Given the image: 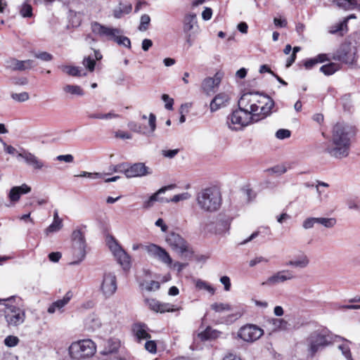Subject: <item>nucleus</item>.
Returning <instances> with one entry per match:
<instances>
[{"instance_id":"obj_1","label":"nucleus","mask_w":360,"mask_h":360,"mask_svg":"<svg viewBox=\"0 0 360 360\" xmlns=\"http://www.w3.org/2000/svg\"><path fill=\"white\" fill-rule=\"evenodd\" d=\"M357 129L351 124L338 122L332 130V144L328 146L326 151L337 159L347 158L350 151L352 140L355 138Z\"/></svg>"},{"instance_id":"obj_2","label":"nucleus","mask_w":360,"mask_h":360,"mask_svg":"<svg viewBox=\"0 0 360 360\" xmlns=\"http://www.w3.org/2000/svg\"><path fill=\"white\" fill-rule=\"evenodd\" d=\"M197 202L200 209L212 212L218 210L221 205V195L216 187L202 189L197 195Z\"/></svg>"},{"instance_id":"obj_3","label":"nucleus","mask_w":360,"mask_h":360,"mask_svg":"<svg viewBox=\"0 0 360 360\" xmlns=\"http://www.w3.org/2000/svg\"><path fill=\"white\" fill-rule=\"evenodd\" d=\"M308 349L314 356L319 349L331 343L329 332L326 329L312 332L307 339Z\"/></svg>"},{"instance_id":"obj_4","label":"nucleus","mask_w":360,"mask_h":360,"mask_svg":"<svg viewBox=\"0 0 360 360\" xmlns=\"http://www.w3.org/2000/svg\"><path fill=\"white\" fill-rule=\"evenodd\" d=\"M96 351L95 343L91 340H83L71 344L69 354L72 359H81L92 356Z\"/></svg>"},{"instance_id":"obj_5","label":"nucleus","mask_w":360,"mask_h":360,"mask_svg":"<svg viewBox=\"0 0 360 360\" xmlns=\"http://www.w3.org/2000/svg\"><path fill=\"white\" fill-rule=\"evenodd\" d=\"M11 299H0V305L4 307L0 310L4 311L8 326H17L24 322L25 312L19 307L8 304Z\"/></svg>"},{"instance_id":"obj_6","label":"nucleus","mask_w":360,"mask_h":360,"mask_svg":"<svg viewBox=\"0 0 360 360\" xmlns=\"http://www.w3.org/2000/svg\"><path fill=\"white\" fill-rule=\"evenodd\" d=\"M72 259L71 265L79 264L86 256V240L84 233L80 229L75 230L72 233Z\"/></svg>"},{"instance_id":"obj_7","label":"nucleus","mask_w":360,"mask_h":360,"mask_svg":"<svg viewBox=\"0 0 360 360\" xmlns=\"http://www.w3.org/2000/svg\"><path fill=\"white\" fill-rule=\"evenodd\" d=\"M252 122H255V117L239 108L233 111L226 118L228 127L236 131L242 129Z\"/></svg>"},{"instance_id":"obj_8","label":"nucleus","mask_w":360,"mask_h":360,"mask_svg":"<svg viewBox=\"0 0 360 360\" xmlns=\"http://www.w3.org/2000/svg\"><path fill=\"white\" fill-rule=\"evenodd\" d=\"M198 29L196 15L195 13L186 15L183 21V32L188 47L193 46L195 34L198 33Z\"/></svg>"},{"instance_id":"obj_9","label":"nucleus","mask_w":360,"mask_h":360,"mask_svg":"<svg viewBox=\"0 0 360 360\" xmlns=\"http://www.w3.org/2000/svg\"><path fill=\"white\" fill-rule=\"evenodd\" d=\"M333 58L345 64L352 65L356 60V49L349 44H343L334 53Z\"/></svg>"},{"instance_id":"obj_10","label":"nucleus","mask_w":360,"mask_h":360,"mask_svg":"<svg viewBox=\"0 0 360 360\" xmlns=\"http://www.w3.org/2000/svg\"><path fill=\"white\" fill-rule=\"evenodd\" d=\"M255 96L259 112L258 115L255 117V122H257L271 113V110L274 106V101L269 96L259 94L258 92H255Z\"/></svg>"},{"instance_id":"obj_11","label":"nucleus","mask_w":360,"mask_h":360,"mask_svg":"<svg viewBox=\"0 0 360 360\" xmlns=\"http://www.w3.org/2000/svg\"><path fill=\"white\" fill-rule=\"evenodd\" d=\"M256 101L255 92L245 93L238 100V108L255 117L259 114Z\"/></svg>"},{"instance_id":"obj_12","label":"nucleus","mask_w":360,"mask_h":360,"mask_svg":"<svg viewBox=\"0 0 360 360\" xmlns=\"http://www.w3.org/2000/svg\"><path fill=\"white\" fill-rule=\"evenodd\" d=\"M167 243L181 256L185 257H191L192 253L188 250L185 240L178 233H170L166 239Z\"/></svg>"},{"instance_id":"obj_13","label":"nucleus","mask_w":360,"mask_h":360,"mask_svg":"<svg viewBox=\"0 0 360 360\" xmlns=\"http://www.w3.org/2000/svg\"><path fill=\"white\" fill-rule=\"evenodd\" d=\"M91 28L94 34L108 41H113L117 34H122L120 29L103 25L97 22H91Z\"/></svg>"},{"instance_id":"obj_14","label":"nucleus","mask_w":360,"mask_h":360,"mask_svg":"<svg viewBox=\"0 0 360 360\" xmlns=\"http://www.w3.org/2000/svg\"><path fill=\"white\" fill-rule=\"evenodd\" d=\"M264 331L262 328L253 324H247L241 327L238 333V336L245 342H254L258 340Z\"/></svg>"},{"instance_id":"obj_15","label":"nucleus","mask_w":360,"mask_h":360,"mask_svg":"<svg viewBox=\"0 0 360 360\" xmlns=\"http://www.w3.org/2000/svg\"><path fill=\"white\" fill-rule=\"evenodd\" d=\"M101 290L105 297L112 296L117 290V279L113 273L105 272L101 285Z\"/></svg>"},{"instance_id":"obj_16","label":"nucleus","mask_w":360,"mask_h":360,"mask_svg":"<svg viewBox=\"0 0 360 360\" xmlns=\"http://www.w3.org/2000/svg\"><path fill=\"white\" fill-rule=\"evenodd\" d=\"M145 250L149 255L153 257H157L162 263L171 266L172 264V259L169 253L162 248L151 243L145 246Z\"/></svg>"},{"instance_id":"obj_17","label":"nucleus","mask_w":360,"mask_h":360,"mask_svg":"<svg viewBox=\"0 0 360 360\" xmlns=\"http://www.w3.org/2000/svg\"><path fill=\"white\" fill-rule=\"evenodd\" d=\"M296 278L293 271L290 269H283L274 274L269 276L265 282L262 283V285H273L281 283H284L288 281L293 280Z\"/></svg>"},{"instance_id":"obj_18","label":"nucleus","mask_w":360,"mask_h":360,"mask_svg":"<svg viewBox=\"0 0 360 360\" xmlns=\"http://www.w3.org/2000/svg\"><path fill=\"white\" fill-rule=\"evenodd\" d=\"M120 347V341L117 338H112L107 340L103 345V349L100 352V354L104 356H112L111 360H121L116 354Z\"/></svg>"},{"instance_id":"obj_19","label":"nucleus","mask_w":360,"mask_h":360,"mask_svg":"<svg viewBox=\"0 0 360 360\" xmlns=\"http://www.w3.org/2000/svg\"><path fill=\"white\" fill-rule=\"evenodd\" d=\"M151 171L143 162H136L129 164L127 162L125 176L128 179L134 177H141L150 174Z\"/></svg>"},{"instance_id":"obj_20","label":"nucleus","mask_w":360,"mask_h":360,"mask_svg":"<svg viewBox=\"0 0 360 360\" xmlns=\"http://www.w3.org/2000/svg\"><path fill=\"white\" fill-rule=\"evenodd\" d=\"M145 302L150 310L155 312H172L179 309V308H174L173 304L169 303H162L153 298H146L145 300Z\"/></svg>"},{"instance_id":"obj_21","label":"nucleus","mask_w":360,"mask_h":360,"mask_svg":"<svg viewBox=\"0 0 360 360\" xmlns=\"http://www.w3.org/2000/svg\"><path fill=\"white\" fill-rule=\"evenodd\" d=\"M221 79L219 72L216 73L214 77L204 79L201 84L202 91L207 96H211L216 91V88L219 86Z\"/></svg>"},{"instance_id":"obj_22","label":"nucleus","mask_w":360,"mask_h":360,"mask_svg":"<svg viewBox=\"0 0 360 360\" xmlns=\"http://www.w3.org/2000/svg\"><path fill=\"white\" fill-rule=\"evenodd\" d=\"M176 186L174 184L168 185L160 188L156 193L153 194L147 200L143 202V207L146 209L151 207L155 202H169V200L165 198H160L159 195L165 193L166 191L174 188Z\"/></svg>"},{"instance_id":"obj_23","label":"nucleus","mask_w":360,"mask_h":360,"mask_svg":"<svg viewBox=\"0 0 360 360\" xmlns=\"http://www.w3.org/2000/svg\"><path fill=\"white\" fill-rule=\"evenodd\" d=\"M30 191L31 187L26 184H23L20 186L12 187L8 194V197L11 202L15 203L19 201L21 195L28 193Z\"/></svg>"},{"instance_id":"obj_24","label":"nucleus","mask_w":360,"mask_h":360,"mask_svg":"<svg viewBox=\"0 0 360 360\" xmlns=\"http://www.w3.org/2000/svg\"><path fill=\"white\" fill-rule=\"evenodd\" d=\"M18 157L23 158L25 162L32 166L34 169H41L44 167H47L43 161L30 152L19 153Z\"/></svg>"},{"instance_id":"obj_25","label":"nucleus","mask_w":360,"mask_h":360,"mask_svg":"<svg viewBox=\"0 0 360 360\" xmlns=\"http://www.w3.org/2000/svg\"><path fill=\"white\" fill-rule=\"evenodd\" d=\"M229 100L230 97L226 93L222 92L217 94L210 104L211 112H215L219 108L226 106Z\"/></svg>"},{"instance_id":"obj_26","label":"nucleus","mask_w":360,"mask_h":360,"mask_svg":"<svg viewBox=\"0 0 360 360\" xmlns=\"http://www.w3.org/2000/svg\"><path fill=\"white\" fill-rule=\"evenodd\" d=\"M8 67L13 70L24 71L32 68L34 62L32 60H18L13 58L8 62Z\"/></svg>"},{"instance_id":"obj_27","label":"nucleus","mask_w":360,"mask_h":360,"mask_svg":"<svg viewBox=\"0 0 360 360\" xmlns=\"http://www.w3.org/2000/svg\"><path fill=\"white\" fill-rule=\"evenodd\" d=\"M309 264V259L308 257L304 253H302L296 256L295 259L290 260L286 262L285 265L295 268L304 269L306 268Z\"/></svg>"},{"instance_id":"obj_28","label":"nucleus","mask_w":360,"mask_h":360,"mask_svg":"<svg viewBox=\"0 0 360 360\" xmlns=\"http://www.w3.org/2000/svg\"><path fill=\"white\" fill-rule=\"evenodd\" d=\"M72 297V293L70 291H68L63 299L58 300L51 304L48 308V312L49 314L54 313L56 310L61 309L63 307H65L71 300Z\"/></svg>"},{"instance_id":"obj_29","label":"nucleus","mask_w":360,"mask_h":360,"mask_svg":"<svg viewBox=\"0 0 360 360\" xmlns=\"http://www.w3.org/2000/svg\"><path fill=\"white\" fill-rule=\"evenodd\" d=\"M148 327L144 323H136L133 327V332L139 341L143 339H150V335L148 333Z\"/></svg>"},{"instance_id":"obj_30","label":"nucleus","mask_w":360,"mask_h":360,"mask_svg":"<svg viewBox=\"0 0 360 360\" xmlns=\"http://www.w3.org/2000/svg\"><path fill=\"white\" fill-rule=\"evenodd\" d=\"M336 5L345 11L358 9L360 11V4H358L357 0H336Z\"/></svg>"},{"instance_id":"obj_31","label":"nucleus","mask_w":360,"mask_h":360,"mask_svg":"<svg viewBox=\"0 0 360 360\" xmlns=\"http://www.w3.org/2000/svg\"><path fill=\"white\" fill-rule=\"evenodd\" d=\"M132 9L131 4H122L120 3L119 6L115 8L113 11V15L115 18H121L124 14H129Z\"/></svg>"},{"instance_id":"obj_32","label":"nucleus","mask_w":360,"mask_h":360,"mask_svg":"<svg viewBox=\"0 0 360 360\" xmlns=\"http://www.w3.org/2000/svg\"><path fill=\"white\" fill-rule=\"evenodd\" d=\"M328 60L329 59L326 54L321 53V54H319L315 58L306 60L304 61V65L306 69L310 70L316 64L323 63Z\"/></svg>"},{"instance_id":"obj_33","label":"nucleus","mask_w":360,"mask_h":360,"mask_svg":"<svg viewBox=\"0 0 360 360\" xmlns=\"http://www.w3.org/2000/svg\"><path fill=\"white\" fill-rule=\"evenodd\" d=\"M221 332L212 329L211 327H207L203 332L199 334V337L202 340H208L216 339L219 337Z\"/></svg>"},{"instance_id":"obj_34","label":"nucleus","mask_w":360,"mask_h":360,"mask_svg":"<svg viewBox=\"0 0 360 360\" xmlns=\"http://www.w3.org/2000/svg\"><path fill=\"white\" fill-rule=\"evenodd\" d=\"M63 90L65 93L72 96H82L84 94V90L78 85L66 84L63 86Z\"/></svg>"},{"instance_id":"obj_35","label":"nucleus","mask_w":360,"mask_h":360,"mask_svg":"<svg viewBox=\"0 0 360 360\" xmlns=\"http://www.w3.org/2000/svg\"><path fill=\"white\" fill-rule=\"evenodd\" d=\"M269 322L274 327V330H285L288 329V323L283 319L272 318Z\"/></svg>"},{"instance_id":"obj_36","label":"nucleus","mask_w":360,"mask_h":360,"mask_svg":"<svg viewBox=\"0 0 360 360\" xmlns=\"http://www.w3.org/2000/svg\"><path fill=\"white\" fill-rule=\"evenodd\" d=\"M340 68V65L335 63H330L321 67L320 71L325 75L329 76L334 74Z\"/></svg>"},{"instance_id":"obj_37","label":"nucleus","mask_w":360,"mask_h":360,"mask_svg":"<svg viewBox=\"0 0 360 360\" xmlns=\"http://www.w3.org/2000/svg\"><path fill=\"white\" fill-rule=\"evenodd\" d=\"M337 223V220L333 217H316V224L323 226L326 229L333 228Z\"/></svg>"},{"instance_id":"obj_38","label":"nucleus","mask_w":360,"mask_h":360,"mask_svg":"<svg viewBox=\"0 0 360 360\" xmlns=\"http://www.w3.org/2000/svg\"><path fill=\"white\" fill-rule=\"evenodd\" d=\"M60 69L68 75L73 77L80 76L81 70L78 67L70 65H62Z\"/></svg>"},{"instance_id":"obj_39","label":"nucleus","mask_w":360,"mask_h":360,"mask_svg":"<svg viewBox=\"0 0 360 360\" xmlns=\"http://www.w3.org/2000/svg\"><path fill=\"white\" fill-rule=\"evenodd\" d=\"M113 41L120 46H123L128 49L131 48L130 39L127 37L123 36L122 34H117Z\"/></svg>"},{"instance_id":"obj_40","label":"nucleus","mask_w":360,"mask_h":360,"mask_svg":"<svg viewBox=\"0 0 360 360\" xmlns=\"http://www.w3.org/2000/svg\"><path fill=\"white\" fill-rule=\"evenodd\" d=\"M195 287L198 290H205L208 291L211 295H214L215 292V290L212 285L200 279L196 281Z\"/></svg>"},{"instance_id":"obj_41","label":"nucleus","mask_w":360,"mask_h":360,"mask_svg":"<svg viewBox=\"0 0 360 360\" xmlns=\"http://www.w3.org/2000/svg\"><path fill=\"white\" fill-rule=\"evenodd\" d=\"M347 31V20H343L342 22L332 25L330 27L329 32L330 34H335L338 32Z\"/></svg>"},{"instance_id":"obj_42","label":"nucleus","mask_w":360,"mask_h":360,"mask_svg":"<svg viewBox=\"0 0 360 360\" xmlns=\"http://www.w3.org/2000/svg\"><path fill=\"white\" fill-rule=\"evenodd\" d=\"M88 117H89V118H91V119L109 120V119H112V118H117L119 117V115L110 112L106 114L91 113V114H89L88 115Z\"/></svg>"},{"instance_id":"obj_43","label":"nucleus","mask_w":360,"mask_h":360,"mask_svg":"<svg viewBox=\"0 0 360 360\" xmlns=\"http://www.w3.org/2000/svg\"><path fill=\"white\" fill-rule=\"evenodd\" d=\"M121 265L124 266V268L129 266L130 263V257L124 251V250H122L121 251L118 252V254L115 256Z\"/></svg>"},{"instance_id":"obj_44","label":"nucleus","mask_w":360,"mask_h":360,"mask_svg":"<svg viewBox=\"0 0 360 360\" xmlns=\"http://www.w3.org/2000/svg\"><path fill=\"white\" fill-rule=\"evenodd\" d=\"M150 18L147 14H143L141 15L140 19V25L139 26V30L141 32H144L148 30V26L150 25Z\"/></svg>"},{"instance_id":"obj_45","label":"nucleus","mask_w":360,"mask_h":360,"mask_svg":"<svg viewBox=\"0 0 360 360\" xmlns=\"http://www.w3.org/2000/svg\"><path fill=\"white\" fill-rule=\"evenodd\" d=\"M20 13L23 18L32 17V6L27 3H24L20 8Z\"/></svg>"},{"instance_id":"obj_46","label":"nucleus","mask_w":360,"mask_h":360,"mask_svg":"<svg viewBox=\"0 0 360 360\" xmlns=\"http://www.w3.org/2000/svg\"><path fill=\"white\" fill-rule=\"evenodd\" d=\"M82 63H83L84 66L89 71L93 72L94 70L95 65H96V60L91 56H89L87 57H84Z\"/></svg>"},{"instance_id":"obj_47","label":"nucleus","mask_w":360,"mask_h":360,"mask_svg":"<svg viewBox=\"0 0 360 360\" xmlns=\"http://www.w3.org/2000/svg\"><path fill=\"white\" fill-rule=\"evenodd\" d=\"M108 245L115 256H116L118 254V252L122 250L120 245L117 243V242L112 237H111L108 240Z\"/></svg>"},{"instance_id":"obj_48","label":"nucleus","mask_w":360,"mask_h":360,"mask_svg":"<svg viewBox=\"0 0 360 360\" xmlns=\"http://www.w3.org/2000/svg\"><path fill=\"white\" fill-rule=\"evenodd\" d=\"M211 309L216 312H222L224 311H229L231 308L229 304L215 302L211 305Z\"/></svg>"},{"instance_id":"obj_49","label":"nucleus","mask_w":360,"mask_h":360,"mask_svg":"<svg viewBox=\"0 0 360 360\" xmlns=\"http://www.w3.org/2000/svg\"><path fill=\"white\" fill-rule=\"evenodd\" d=\"M34 56L42 61H51L53 59V56L46 51L34 52Z\"/></svg>"},{"instance_id":"obj_50","label":"nucleus","mask_w":360,"mask_h":360,"mask_svg":"<svg viewBox=\"0 0 360 360\" xmlns=\"http://www.w3.org/2000/svg\"><path fill=\"white\" fill-rule=\"evenodd\" d=\"M62 226H63L62 221H53L51 224H50L46 229V234H49V233L56 232V231H59L62 228Z\"/></svg>"},{"instance_id":"obj_51","label":"nucleus","mask_w":360,"mask_h":360,"mask_svg":"<svg viewBox=\"0 0 360 360\" xmlns=\"http://www.w3.org/2000/svg\"><path fill=\"white\" fill-rule=\"evenodd\" d=\"M127 166V162H122V163H120L116 165H112L110 167V171L112 172L123 173L125 175Z\"/></svg>"},{"instance_id":"obj_52","label":"nucleus","mask_w":360,"mask_h":360,"mask_svg":"<svg viewBox=\"0 0 360 360\" xmlns=\"http://www.w3.org/2000/svg\"><path fill=\"white\" fill-rule=\"evenodd\" d=\"M11 98L18 102H25L30 98L29 94L27 92H22L20 94L13 93Z\"/></svg>"},{"instance_id":"obj_53","label":"nucleus","mask_w":360,"mask_h":360,"mask_svg":"<svg viewBox=\"0 0 360 360\" xmlns=\"http://www.w3.org/2000/svg\"><path fill=\"white\" fill-rule=\"evenodd\" d=\"M338 348L340 350H341L342 355L347 359V360H354L352 357V354L350 352V349L347 344H342L338 346Z\"/></svg>"},{"instance_id":"obj_54","label":"nucleus","mask_w":360,"mask_h":360,"mask_svg":"<svg viewBox=\"0 0 360 360\" xmlns=\"http://www.w3.org/2000/svg\"><path fill=\"white\" fill-rule=\"evenodd\" d=\"M191 198V194L188 192H185L181 194L175 195L172 198L168 199L169 202H178L179 201L186 200Z\"/></svg>"},{"instance_id":"obj_55","label":"nucleus","mask_w":360,"mask_h":360,"mask_svg":"<svg viewBox=\"0 0 360 360\" xmlns=\"http://www.w3.org/2000/svg\"><path fill=\"white\" fill-rule=\"evenodd\" d=\"M316 224V217H307L302 222L303 229L307 230L312 229Z\"/></svg>"},{"instance_id":"obj_56","label":"nucleus","mask_w":360,"mask_h":360,"mask_svg":"<svg viewBox=\"0 0 360 360\" xmlns=\"http://www.w3.org/2000/svg\"><path fill=\"white\" fill-rule=\"evenodd\" d=\"M291 132L288 129H280L276 132V137L278 139H285L290 136Z\"/></svg>"},{"instance_id":"obj_57","label":"nucleus","mask_w":360,"mask_h":360,"mask_svg":"<svg viewBox=\"0 0 360 360\" xmlns=\"http://www.w3.org/2000/svg\"><path fill=\"white\" fill-rule=\"evenodd\" d=\"M19 339L16 336L9 335L4 340V343L8 347H14L18 345Z\"/></svg>"},{"instance_id":"obj_58","label":"nucleus","mask_w":360,"mask_h":360,"mask_svg":"<svg viewBox=\"0 0 360 360\" xmlns=\"http://www.w3.org/2000/svg\"><path fill=\"white\" fill-rule=\"evenodd\" d=\"M162 100L165 102V107L167 110H172L173 108V104H174V100L173 98H170L169 95L167 94H162Z\"/></svg>"},{"instance_id":"obj_59","label":"nucleus","mask_w":360,"mask_h":360,"mask_svg":"<svg viewBox=\"0 0 360 360\" xmlns=\"http://www.w3.org/2000/svg\"><path fill=\"white\" fill-rule=\"evenodd\" d=\"M145 349L151 354H155L157 352V345L153 340H148L145 343Z\"/></svg>"},{"instance_id":"obj_60","label":"nucleus","mask_w":360,"mask_h":360,"mask_svg":"<svg viewBox=\"0 0 360 360\" xmlns=\"http://www.w3.org/2000/svg\"><path fill=\"white\" fill-rule=\"evenodd\" d=\"M179 152V149L162 150V155L165 158H173L178 154Z\"/></svg>"},{"instance_id":"obj_61","label":"nucleus","mask_w":360,"mask_h":360,"mask_svg":"<svg viewBox=\"0 0 360 360\" xmlns=\"http://www.w3.org/2000/svg\"><path fill=\"white\" fill-rule=\"evenodd\" d=\"M261 262H266V263H267V262H269V259L265 258V257H263L262 256L257 257L255 259H251L250 261L249 265H250V266L253 267L255 265H257V264H259Z\"/></svg>"},{"instance_id":"obj_62","label":"nucleus","mask_w":360,"mask_h":360,"mask_svg":"<svg viewBox=\"0 0 360 360\" xmlns=\"http://www.w3.org/2000/svg\"><path fill=\"white\" fill-rule=\"evenodd\" d=\"M56 160L58 161H64L65 162L71 163L74 161V157L70 154L60 155L56 157Z\"/></svg>"},{"instance_id":"obj_63","label":"nucleus","mask_w":360,"mask_h":360,"mask_svg":"<svg viewBox=\"0 0 360 360\" xmlns=\"http://www.w3.org/2000/svg\"><path fill=\"white\" fill-rule=\"evenodd\" d=\"M148 124L150 128V131L153 133L156 129V117L154 114L150 113L148 119Z\"/></svg>"},{"instance_id":"obj_64","label":"nucleus","mask_w":360,"mask_h":360,"mask_svg":"<svg viewBox=\"0 0 360 360\" xmlns=\"http://www.w3.org/2000/svg\"><path fill=\"white\" fill-rule=\"evenodd\" d=\"M220 282L224 285V290L226 291L230 290L231 288V281L229 277L224 276L220 278Z\"/></svg>"}]
</instances>
